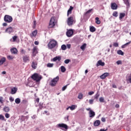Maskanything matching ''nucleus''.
<instances>
[{
    "instance_id": "nucleus-1",
    "label": "nucleus",
    "mask_w": 131,
    "mask_h": 131,
    "mask_svg": "<svg viewBox=\"0 0 131 131\" xmlns=\"http://www.w3.org/2000/svg\"><path fill=\"white\" fill-rule=\"evenodd\" d=\"M57 47H58V42L54 39H51L48 44V49H49V50H52V49H55V48Z\"/></svg>"
},
{
    "instance_id": "nucleus-2",
    "label": "nucleus",
    "mask_w": 131,
    "mask_h": 131,
    "mask_svg": "<svg viewBox=\"0 0 131 131\" xmlns=\"http://www.w3.org/2000/svg\"><path fill=\"white\" fill-rule=\"evenodd\" d=\"M56 24H57V20H56V18L54 16H52L49 21L48 28H54L56 26Z\"/></svg>"
},
{
    "instance_id": "nucleus-3",
    "label": "nucleus",
    "mask_w": 131,
    "mask_h": 131,
    "mask_svg": "<svg viewBox=\"0 0 131 131\" xmlns=\"http://www.w3.org/2000/svg\"><path fill=\"white\" fill-rule=\"evenodd\" d=\"M31 78H32L33 80L36 81V82H38V81H40L41 78H42V77H41V75H39L37 73H35L32 75Z\"/></svg>"
},
{
    "instance_id": "nucleus-4",
    "label": "nucleus",
    "mask_w": 131,
    "mask_h": 131,
    "mask_svg": "<svg viewBox=\"0 0 131 131\" xmlns=\"http://www.w3.org/2000/svg\"><path fill=\"white\" fill-rule=\"evenodd\" d=\"M4 20L7 23H11L13 21V17L9 15H6L4 16Z\"/></svg>"
},
{
    "instance_id": "nucleus-5",
    "label": "nucleus",
    "mask_w": 131,
    "mask_h": 131,
    "mask_svg": "<svg viewBox=\"0 0 131 131\" xmlns=\"http://www.w3.org/2000/svg\"><path fill=\"white\" fill-rule=\"evenodd\" d=\"M74 19H75L74 16H70L68 18L67 24L69 26H72V25H73V23H74Z\"/></svg>"
},
{
    "instance_id": "nucleus-6",
    "label": "nucleus",
    "mask_w": 131,
    "mask_h": 131,
    "mask_svg": "<svg viewBox=\"0 0 131 131\" xmlns=\"http://www.w3.org/2000/svg\"><path fill=\"white\" fill-rule=\"evenodd\" d=\"M57 127H58V128H60V129H62V130H65V129H68V126L64 123H60L57 124Z\"/></svg>"
},
{
    "instance_id": "nucleus-7",
    "label": "nucleus",
    "mask_w": 131,
    "mask_h": 131,
    "mask_svg": "<svg viewBox=\"0 0 131 131\" xmlns=\"http://www.w3.org/2000/svg\"><path fill=\"white\" fill-rule=\"evenodd\" d=\"M58 81H59V76H57L55 78L53 79V80H52L51 82L50 83V85L51 86H55Z\"/></svg>"
},
{
    "instance_id": "nucleus-8",
    "label": "nucleus",
    "mask_w": 131,
    "mask_h": 131,
    "mask_svg": "<svg viewBox=\"0 0 131 131\" xmlns=\"http://www.w3.org/2000/svg\"><path fill=\"white\" fill-rule=\"evenodd\" d=\"M23 61L24 63H27L30 61V57L28 55H25L23 57Z\"/></svg>"
},
{
    "instance_id": "nucleus-9",
    "label": "nucleus",
    "mask_w": 131,
    "mask_h": 131,
    "mask_svg": "<svg viewBox=\"0 0 131 131\" xmlns=\"http://www.w3.org/2000/svg\"><path fill=\"white\" fill-rule=\"evenodd\" d=\"M13 31L14 30L13 29V28L12 27L7 28L5 30V32L6 33H8L9 34H11Z\"/></svg>"
},
{
    "instance_id": "nucleus-10",
    "label": "nucleus",
    "mask_w": 131,
    "mask_h": 131,
    "mask_svg": "<svg viewBox=\"0 0 131 131\" xmlns=\"http://www.w3.org/2000/svg\"><path fill=\"white\" fill-rule=\"evenodd\" d=\"M66 35L68 37H71L73 35V30L72 29L68 30L66 33Z\"/></svg>"
},
{
    "instance_id": "nucleus-11",
    "label": "nucleus",
    "mask_w": 131,
    "mask_h": 131,
    "mask_svg": "<svg viewBox=\"0 0 131 131\" xmlns=\"http://www.w3.org/2000/svg\"><path fill=\"white\" fill-rule=\"evenodd\" d=\"M38 53L37 52V47H34L33 49V52H32V56L33 57H35L36 56V54Z\"/></svg>"
},
{
    "instance_id": "nucleus-12",
    "label": "nucleus",
    "mask_w": 131,
    "mask_h": 131,
    "mask_svg": "<svg viewBox=\"0 0 131 131\" xmlns=\"http://www.w3.org/2000/svg\"><path fill=\"white\" fill-rule=\"evenodd\" d=\"M10 51L11 54H13L14 55H17L18 54V50L16 48H11Z\"/></svg>"
},
{
    "instance_id": "nucleus-13",
    "label": "nucleus",
    "mask_w": 131,
    "mask_h": 131,
    "mask_svg": "<svg viewBox=\"0 0 131 131\" xmlns=\"http://www.w3.org/2000/svg\"><path fill=\"white\" fill-rule=\"evenodd\" d=\"M96 66L97 67H99V66H105V62L102 61L101 60H99L98 61Z\"/></svg>"
},
{
    "instance_id": "nucleus-14",
    "label": "nucleus",
    "mask_w": 131,
    "mask_h": 131,
    "mask_svg": "<svg viewBox=\"0 0 131 131\" xmlns=\"http://www.w3.org/2000/svg\"><path fill=\"white\" fill-rule=\"evenodd\" d=\"M31 67H32V68H33V69H36L37 67V61H33L32 63Z\"/></svg>"
},
{
    "instance_id": "nucleus-15",
    "label": "nucleus",
    "mask_w": 131,
    "mask_h": 131,
    "mask_svg": "<svg viewBox=\"0 0 131 131\" xmlns=\"http://www.w3.org/2000/svg\"><path fill=\"white\" fill-rule=\"evenodd\" d=\"M74 9V8L72 6H70L69 9L68 10L67 12V16L68 17H69V15L70 14H72V10Z\"/></svg>"
},
{
    "instance_id": "nucleus-16",
    "label": "nucleus",
    "mask_w": 131,
    "mask_h": 131,
    "mask_svg": "<svg viewBox=\"0 0 131 131\" xmlns=\"http://www.w3.org/2000/svg\"><path fill=\"white\" fill-rule=\"evenodd\" d=\"M107 76H109V73H104L100 76V78L101 79H105Z\"/></svg>"
},
{
    "instance_id": "nucleus-17",
    "label": "nucleus",
    "mask_w": 131,
    "mask_h": 131,
    "mask_svg": "<svg viewBox=\"0 0 131 131\" xmlns=\"http://www.w3.org/2000/svg\"><path fill=\"white\" fill-rule=\"evenodd\" d=\"M111 8L112 10H117V8H118V6H117V4H116V3H112Z\"/></svg>"
},
{
    "instance_id": "nucleus-18",
    "label": "nucleus",
    "mask_w": 131,
    "mask_h": 131,
    "mask_svg": "<svg viewBox=\"0 0 131 131\" xmlns=\"http://www.w3.org/2000/svg\"><path fill=\"white\" fill-rule=\"evenodd\" d=\"M37 34V30H35V31H33L31 34H30V36L31 37H35Z\"/></svg>"
},
{
    "instance_id": "nucleus-19",
    "label": "nucleus",
    "mask_w": 131,
    "mask_h": 131,
    "mask_svg": "<svg viewBox=\"0 0 131 131\" xmlns=\"http://www.w3.org/2000/svg\"><path fill=\"white\" fill-rule=\"evenodd\" d=\"M95 115H96V114L95 113V112H94L92 110H90L89 112V116L90 117H95Z\"/></svg>"
},
{
    "instance_id": "nucleus-20",
    "label": "nucleus",
    "mask_w": 131,
    "mask_h": 131,
    "mask_svg": "<svg viewBox=\"0 0 131 131\" xmlns=\"http://www.w3.org/2000/svg\"><path fill=\"white\" fill-rule=\"evenodd\" d=\"M61 61V56H56L55 57L53 58L52 61L53 62H56V61Z\"/></svg>"
},
{
    "instance_id": "nucleus-21",
    "label": "nucleus",
    "mask_w": 131,
    "mask_h": 131,
    "mask_svg": "<svg viewBox=\"0 0 131 131\" xmlns=\"http://www.w3.org/2000/svg\"><path fill=\"white\" fill-rule=\"evenodd\" d=\"M100 124H101V121L99 120L95 121L94 123V126H99Z\"/></svg>"
},
{
    "instance_id": "nucleus-22",
    "label": "nucleus",
    "mask_w": 131,
    "mask_h": 131,
    "mask_svg": "<svg viewBox=\"0 0 131 131\" xmlns=\"http://www.w3.org/2000/svg\"><path fill=\"white\" fill-rule=\"evenodd\" d=\"M17 88H13L11 89V94L12 95H14L15 94V93H17Z\"/></svg>"
},
{
    "instance_id": "nucleus-23",
    "label": "nucleus",
    "mask_w": 131,
    "mask_h": 131,
    "mask_svg": "<svg viewBox=\"0 0 131 131\" xmlns=\"http://www.w3.org/2000/svg\"><path fill=\"white\" fill-rule=\"evenodd\" d=\"M5 62H6V58L5 57L0 59V66L3 65Z\"/></svg>"
},
{
    "instance_id": "nucleus-24",
    "label": "nucleus",
    "mask_w": 131,
    "mask_h": 131,
    "mask_svg": "<svg viewBox=\"0 0 131 131\" xmlns=\"http://www.w3.org/2000/svg\"><path fill=\"white\" fill-rule=\"evenodd\" d=\"M90 31L91 32H95L96 31V28L94 26H90Z\"/></svg>"
},
{
    "instance_id": "nucleus-25",
    "label": "nucleus",
    "mask_w": 131,
    "mask_h": 131,
    "mask_svg": "<svg viewBox=\"0 0 131 131\" xmlns=\"http://www.w3.org/2000/svg\"><path fill=\"white\" fill-rule=\"evenodd\" d=\"M130 42H131V41H130L124 44L123 45H122L121 46L122 49H124V48H125V47H127V46H128V45H130Z\"/></svg>"
},
{
    "instance_id": "nucleus-26",
    "label": "nucleus",
    "mask_w": 131,
    "mask_h": 131,
    "mask_svg": "<svg viewBox=\"0 0 131 131\" xmlns=\"http://www.w3.org/2000/svg\"><path fill=\"white\" fill-rule=\"evenodd\" d=\"M3 111L5 112H9V111H10V107H8V106H5L3 108Z\"/></svg>"
},
{
    "instance_id": "nucleus-27",
    "label": "nucleus",
    "mask_w": 131,
    "mask_h": 131,
    "mask_svg": "<svg viewBox=\"0 0 131 131\" xmlns=\"http://www.w3.org/2000/svg\"><path fill=\"white\" fill-rule=\"evenodd\" d=\"M76 107H77V105H72L71 106H69V108L71 110H72V111H73V110H74Z\"/></svg>"
},
{
    "instance_id": "nucleus-28",
    "label": "nucleus",
    "mask_w": 131,
    "mask_h": 131,
    "mask_svg": "<svg viewBox=\"0 0 131 131\" xmlns=\"http://www.w3.org/2000/svg\"><path fill=\"white\" fill-rule=\"evenodd\" d=\"M95 21L96 24H101V20H99V17H96Z\"/></svg>"
},
{
    "instance_id": "nucleus-29",
    "label": "nucleus",
    "mask_w": 131,
    "mask_h": 131,
    "mask_svg": "<svg viewBox=\"0 0 131 131\" xmlns=\"http://www.w3.org/2000/svg\"><path fill=\"white\" fill-rule=\"evenodd\" d=\"M83 98V94L82 93H79L78 96V99H79L80 100H81Z\"/></svg>"
},
{
    "instance_id": "nucleus-30",
    "label": "nucleus",
    "mask_w": 131,
    "mask_h": 131,
    "mask_svg": "<svg viewBox=\"0 0 131 131\" xmlns=\"http://www.w3.org/2000/svg\"><path fill=\"white\" fill-rule=\"evenodd\" d=\"M123 1L127 7H129V1L128 0H123Z\"/></svg>"
},
{
    "instance_id": "nucleus-31",
    "label": "nucleus",
    "mask_w": 131,
    "mask_h": 131,
    "mask_svg": "<svg viewBox=\"0 0 131 131\" xmlns=\"http://www.w3.org/2000/svg\"><path fill=\"white\" fill-rule=\"evenodd\" d=\"M117 54L118 55H121V56H123V55H124V53H123V52H122V51L119 50L117 51Z\"/></svg>"
},
{
    "instance_id": "nucleus-32",
    "label": "nucleus",
    "mask_w": 131,
    "mask_h": 131,
    "mask_svg": "<svg viewBox=\"0 0 131 131\" xmlns=\"http://www.w3.org/2000/svg\"><path fill=\"white\" fill-rule=\"evenodd\" d=\"M15 102L16 104H20V103H21V100H20L19 98H16L15 100Z\"/></svg>"
},
{
    "instance_id": "nucleus-33",
    "label": "nucleus",
    "mask_w": 131,
    "mask_h": 131,
    "mask_svg": "<svg viewBox=\"0 0 131 131\" xmlns=\"http://www.w3.org/2000/svg\"><path fill=\"white\" fill-rule=\"evenodd\" d=\"M17 38H18V36H14L12 37V41L13 42H15V41H16V40H17Z\"/></svg>"
},
{
    "instance_id": "nucleus-34",
    "label": "nucleus",
    "mask_w": 131,
    "mask_h": 131,
    "mask_svg": "<svg viewBox=\"0 0 131 131\" xmlns=\"http://www.w3.org/2000/svg\"><path fill=\"white\" fill-rule=\"evenodd\" d=\"M92 11H93V9H89L88 11H86V12L84 13V16H88V14H90V13H91Z\"/></svg>"
},
{
    "instance_id": "nucleus-35",
    "label": "nucleus",
    "mask_w": 131,
    "mask_h": 131,
    "mask_svg": "<svg viewBox=\"0 0 131 131\" xmlns=\"http://www.w3.org/2000/svg\"><path fill=\"white\" fill-rule=\"evenodd\" d=\"M125 16V13H121L120 14L119 19H122L123 18V17H124Z\"/></svg>"
},
{
    "instance_id": "nucleus-36",
    "label": "nucleus",
    "mask_w": 131,
    "mask_h": 131,
    "mask_svg": "<svg viewBox=\"0 0 131 131\" xmlns=\"http://www.w3.org/2000/svg\"><path fill=\"white\" fill-rule=\"evenodd\" d=\"M47 67L49 68H52V67H54V63H48L47 65Z\"/></svg>"
},
{
    "instance_id": "nucleus-37",
    "label": "nucleus",
    "mask_w": 131,
    "mask_h": 131,
    "mask_svg": "<svg viewBox=\"0 0 131 131\" xmlns=\"http://www.w3.org/2000/svg\"><path fill=\"white\" fill-rule=\"evenodd\" d=\"M85 47H86V43H84L83 45H82L80 47L81 50H82L83 51V50H85Z\"/></svg>"
},
{
    "instance_id": "nucleus-38",
    "label": "nucleus",
    "mask_w": 131,
    "mask_h": 131,
    "mask_svg": "<svg viewBox=\"0 0 131 131\" xmlns=\"http://www.w3.org/2000/svg\"><path fill=\"white\" fill-rule=\"evenodd\" d=\"M61 72H65V71H66V68H65V67L64 66L61 67Z\"/></svg>"
},
{
    "instance_id": "nucleus-39",
    "label": "nucleus",
    "mask_w": 131,
    "mask_h": 131,
    "mask_svg": "<svg viewBox=\"0 0 131 131\" xmlns=\"http://www.w3.org/2000/svg\"><path fill=\"white\" fill-rule=\"evenodd\" d=\"M14 58H15V57H13L11 55H8L7 56V59H8V60H13V59H14Z\"/></svg>"
},
{
    "instance_id": "nucleus-40",
    "label": "nucleus",
    "mask_w": 131,
    "mask_h": 131,
    "mask_svg": "<svg viewBox=\"0 0 131 131\" xmlns=\"http://www.w3.org/2000/svg\"><path fill=\"white\" fill-rule=\"evenodd\" d=\"M67 49V46L65 45H63L61 46V50H62V51H65V50H66Z\"/></svg>"
},
{
    "instance_id": "nucleus-41",
    "label": "nucleus",
    "mask_w": 131,
    "mask_h": 131,
    "mask_svg": "<svg viewBox=\"0 0 131 131\" xmlns=\"http://www.w3.org/2000/svg\"><path fill=\"white\" fill-rule=\"evenodd\" d=\"M113 16H114V17H117L118 16V13L117 12V11H115L113 13Z\"/></svg>"
},
{
    "instance_id": "nucleus-42",
    "label": "nucleus",
    "mask_w": 131,
    "mask_h": 131,
    "mask_svg": "<svg viewBox=\"0 0 131 131\" xmlns=\"http://www.w3.org/2000/svg\"><path fill=\"white\" fill-rule=\"evenodd\" d=\"M99 97H100V94H99L98 93H97L95 95L94 98H95V99H96V100H98V99H99Z\"/></svg>"
},
{
    "instance_id": "nucleus-43",
    "label": "nucleus",
    "mask_w": 131,
    "mask_h": 131,
    "mask_svg": "<svg viewBox=\"0 0 131 131\" xmlns=\"http://www.w3.org/2000/svg\"><path fill=\"white\" fill-rule=\"evenodd\" d=\"M68 85H69V84H68L62 87V92H64V91H65V90H66V89H67V86H68Z\"/></svg>"
},
{
    "instance_id": "nucleus-44",
    "label": "nucleus",
    "mask_w": 131,
    "mask_h": 131,
    "mask_svg": "<svg viewBox=\"0 0 131 131\" xmlns=\"http://www.w3.org/2000/svg\"><path fill=\"white\" fill-rule=\"evenodd\" d=\"M99 101L101 103H104V97H100Z\"/></svg>"
},
{
    "instance_id": "nucleus-45",
    "label": "nucleus",
    "mask_w": 131,
    "mask_h": 131,
    "mask_svg": "<svg viewBox=\"0 0 131 131\" xmlns=\"http://www.w3.org/2000/svg\"><path fill=\"white\" fill-rule=\"evenodd\" d=\"M116 63L117 64V65H121V64H122V61H121V60H118L116 62Z\"/></svg>"
},
{
    "instance_id": "nucleus-46",
    "label": "nucleus",
    "mask_w": 131,
    "mask_h": 131,
    "mask_svg": "<svg viewBox=\"0 0 131 131\" xmlns=\"http://www.w3.org/2000/svg\"><path fill=\"white\" fill-rule=\"evenodd\" d=\"M0 120H5V117L2 115H0Z\"/></svg>"
},
{
    "instance_id": "nucleus-47",
    "label": "nucleus",
    "mask_w": 131,
    "mask_h": 131,
    "mask_svg": "<svg viewBox=\"0 0 131 131\" xmlns=\"http://www.w3.org/2000/svg\"><path fill=\"white\" fill-rule=\"evenodd\" d=\"M70 62V59H66L64 60L65 64H68Z\"/></svg>"
},
{
    "instance_id": "nucleus-48",
    "label": "nucleus",
    "mask_w": 131,
    "mask_h": 131,
    "mask_svg": "<svg viewBox=\"0 0 131 131\" xmlns=\"http://www.w3.org/2000/svg\"><path fill=\"white\" fill-rule=\"evenodd\" d=\"M0 103H1V104H3V103H4V98L0 97Z\"/></svg>"
},
{
    "instance_id": "nucleus-49",
    "label": "nucleus",
    "mask_w": 131,
    "mask_h": 131,
    "mask_svg": "<svg viewBox=\"0 0 131 131\" xmlns=\"http://www.w3.org/2000/svg\"><path fill=\"white\" fill-rule=\"evenodd\" d=\"M64 120L66 121H69V116H67V117H64Z\"/></svg>"
},
{
    "instance_id": "nucleus-50",
    "label": "nucleus",
    "mask_w": 131,
    "mask_h": 131,
    "mask_svg": "<svg viewBox=\"0 0 131 131\" xmlns=\"http://www.w3.org/2000/svg\"><path fill=\"white\" fill-rule=\"evenodd\" d=\"M113 46L114 47H115V48H117V47H118L119 45H118V43H117V42H114L113 43Z\"/></svg>"
},
{
    "instance_id": "nucleus-51",
    "label": "nucleus",
    "mask_w": 131,
    "mask_h": 131,
    "mask_svg": "<svg viewBox=\"0 0 131 131\" xmlns=\"http://www.w3.org/2000/svg\"><path fill=\"white\" fill-rule=\"evenodd\" d=\"M94 92L93 91L89 92L88 94L89 96H92V95H94Z\"/></svg>"
},
{
    "instance_id": "nucleus-52",
    "label": "nucleus",
    "mask_w": 131,
    "mask_h": 131,
    "mask_svg": "<svg viewBox=\"0 0 131 131\" xmlns=\"http://www.w3.org/2000/svg\"><path fill=\"white\" fill-rule=\"evenodd\" d=\"M5 117L6 118H10V114H8V113H6L5 114Z\"/></svg>"
},
{
    "instance_id": "nucleus-53",
    "label": "nucleus",
    "mask_w": 131,
    "mask_h": 131,
    "mask_svg": "<svg viewBox=\"0 0 131 131\" xmlns=\"http://www.w3.org/2000/svg\"><path fill=\"white\" fill-rule=\"evenodd\" d=\"M20 53L23 54H25V50H24V49H21Z\"/></svg>"
},
{
    "instance_id": "nucleus-54",
    "label": "nucleus",
    "mask_w": 131,
    "mask_h": 131,
    "mask_svg": "<svg viewBox=\"0 0 131 131\" xmlns=\"http://www.w3.org/2000/svg\"><path fill=\"white\" fill-rule=\"evenodd\" d=\"M89 103H90V104H93V103H94V100H93V99H90V100H89Z\"/></svg>"
},
{
    "instance_id": "nucleus-55",
    "label": "nucleus",
    "mask_w": 131,
    "mask_h": 131,
    "mask_svg": "<svg viewBox=\"0 0 131 131\" xmlns=\"http://www.w3.org/2000/svg\"><path fill=\"white\" fill-rule=\"evenodd\" d=\"M101 121H102V122H106V118H101Z\"/></svg>"
},
{
    "instance_id": "nucleus-56",
    "label": "nucleus",
    "mask_w": 131,
    "mask_h": 131,
    "mask_svg": "<svg viewBox=\"0 0 131 131\" xmlns=\"http://www.w3.org/2000/svg\"><path fill=\"white\" fill-rule=\"evenodd\" d=\"M9 100L10 102H14V99L13 98V97H10Z\"/></svg>"
},
{
    "instance_id": "nucleus-57",
    "label": "nucleus",
    "mask_w": 131,
    "mask_h": 131,
    "mask_svg": "<svg viewBox=\"0 0 131 131\" xmlns=\"http://www.w3.org/2000/svg\"><path fill=\"white\" fill-rule=\"evenodd\" d=\"M34 43H35V45L36 46H38V45H39V42L38 41H35L34 42Z\"/></svg>"
},
{
    "instance_id": "nucleus-58",
    "label": "nucleus",
    "mask_w": 131,
    "mask_h": 131,
    "mask_svg": "<svg viewBox=\"0 0 131 131\" xmlns=\"http://www.w3.org/2000/svg\"><path fill=\"white\" fill-rule=\"evenodd\" d=\"M67 48H68V49H70V48H71V45L70 44H68L67 45Z\"/></svg>"
},
{
    "instance_id": "nucleus-59",
    "label": "nucleus",
    "mask_w": 131,
    "mask_h": 131,
    "mask_svg": "<svg viewBox=\"0 0 131 131\" xmlns=\"http://www.w3.org/2000/svg\"><path fill=\"white\" fill-rule=\"evenodd\" d=\"M112 86L114 89H117V86H116V85H115V84H113L112 85Z\"/></svg>"
},
{
    "instance_id": "nucleus-60",
    "label": "nucleus",
    "mask_w": 131,
    "mask_h": 131,
    "mask_svg": "<svg viewBox=\"0 0 131 131\" xmlns=\"http://www.w3.org/2000/svg\"><path fill=\"white\" fill-rule=\"evenodd\" d=\"M3 25L4 26H8V24H7V23H4L3 24Z\"/></svg>"
},
{
    "instance_id": "nucleus-61",
    "label": "nucleus",
    "mask_w": 131,
    "mask_h": 131,
    "mask_svg": "<svg viewBox=\"0 0 131 131\" xmlns=\"http://www.w3.org/2000/svg\"><path fill=\"white\" fill-rule=\"evenodd\" d=\"M34 26H36V20H34L33 21Z\"/></svg>"
},
{
    "instance_id": "nucleus-62",
    "label": "nucleus",
    "mask_w": 131,
    "mask_h": 131,
    "mask_svg": "<svg viewBox=\"0 0 131 131\" xmlns=\"http://www.w3.org/2000/svg\"><path fill=\"white\" fill-rule=\"evenodd\" d=\"M36 102H37L38 103H39V98H37L36 99Z\"/></svg>"
},
{
    "instance_id": "nucleus-63",
    "label": "nucleus",
    "mask_w": 131,
    "mask_h": 131,
    "mask_svg": "<svg viewBox=\"0 0 131 131\" xmlns=\"http://www.w3.org/2000/svg\"><path fill=\"white\" fill-rule=\"evenodd\" d=\"M116 108H119V104H116L115 105Z\"/></svg>"
},
{
    "instance_id": "nucleus-64",
    "label": "nucleus",
    "mask_w": 131,
    "mask_h": 131,
    "mask_svg": "<svg viewBox=\"0 0 131 131\" xmlns=\"http://www.w3.org/2000/svg\"><path fill=\"white\" fill-rule=\"evenodd\" d=\"M86 110L87 111H91V110H91V108H86Z\"/></svg>"
}]
</instances>
